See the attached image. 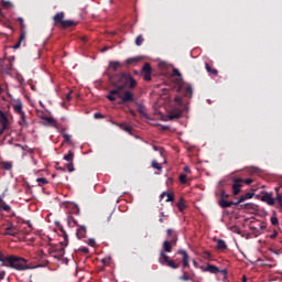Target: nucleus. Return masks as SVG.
Masks as SVG:
<instances>
[{"label": "nucleus", "instance_id": "32", "mask_svg": "<svg viewBox=\"0 0 282 282\" xmlns=\"http://www.w3.org/2000/svg\"><path fill=\"white\" fill-rule=\"evenodd\" d=\"M134 43L138 47H140V45L144 43V37L142 35H138Z\"/></svg>", "mask_w": 282, "mask_h": 282}, {"label": "nucleus", "instance_id": "12", "mask_svg": "<svg viewBox=\"0 0 282 282\" xmlns=\"http://www.w3.org/2000/svg\"><path fill=\"white\" fill-rule=\"evenodd\" d=\"M0 124L2 126V129L0 130V137L3 135V131L8 129V117L3 111L0 110Z\"/></svg>", "mask_w": 282, "mask_h": 282}, {"label": "nucleus", "instance_id": "63", "mask_svg": "<svg viewBox=\"0 0 282 282\" xmlns=\"http://www.w3.org/2000/svg\"><path fill=\"white\" fill-rule=\"evenodd\" d=\"M131 116H133V118H135L137 113L135 110H130Z\"/></svg>", "mask_w": 282, "mask_h": 282}, {"label": "nucleus", "instance_id": "22", "mask_svg": "<svg viewBox=\"0 0 282 282\" xmlns=\"http://www.w3.org/2000/svg\"><path fill=\"white\" fill-rule=\"evenodd\" d=\"M142 58L140 57H130L126 61V65H135V63H140Z\"/></svg>", "mask_w": 282, "mask_h": 282}, {"label": "nucleus", "instance_id": "20", "mask_svg": "<svg viewBox=\"0 0 282 282\" xmlns=\"http://www.w3.org/2000/svg\"><path fill=\"white\" fill-rule=\"evenodd\" d=\"M217 250H228V245L223 239L217 240Z\"/></svg>", "mask_w": 282, "mask_h": 282}, {"label": "nucleus", "instance_id": "31", "mask_svg": "<svg viewBox=\"0 0 282 282\" xmlns=\"http://www.w3.org/2000/svg\"><path fill=\"white\" fill-rule=\"evenodd\" d=\"M1 6H2V8L10 10V8H12V2H10L8 0H1Z\"/></svg>", "mask_w": 282, "mask_h": 282}, {"label": "nucleus", "instance_id": "26", "mask_svg": "<svg viewBox=\"0 0 282 282\" xmlns=\"http://www.w3.org/2000/svg\"><path fill=\"white\" fill-rule=\"evenodd\" d=\"M64 160L66 162H74V152L73 151H68V153L66 155H64Z\"/></svg>", "mask_w": 282, "mask_h": 282}, {"label": "nucleus", "instance_id": "64", "mask_svg": "<svg viewBox=\"0 0 282 282\" xmlns=\"http://www.w3.org/2000/svg\"><path fill=\"white\" fill-rule=\"evenodd\" d=\"M153 151H160V148H158V145H153Z\"/></svg>", "mask_w": 282, "mask_h": 282}, {"label": "nucleus", "instance_id": "27", "mask_svg": "<svg viewBox=\"0 0 282 282\" xmlns=\"http://www.w3.org/2000/svg\"><path fill=\"white\" fill-rule=\"evenodd\" d=\"M134 104H135V106H137V108H138L139 113H140L141 116H145V112H144V105H142V104L138 102V101H135Z\"/></svg>", "mask_w": 282, "mask_h": 282}, {"label": "nucleus", "instance_id": "46", "mask_svg": "<svg viewBox=\"0 0 282 282\" xmlns=\"http://www.w3.org/2000/svg\"><path fill=\"white\" fill-rule=\"evenodd\" d=\"M87 243H88V246H91V248H94L96 246V240L90 238V239H88Z\"/></svg>", "mask_w": 282, "mask_h": 282}, {"label": "nucleus", "instance_id": "8", "mask_svg": "<svg viewBox=\"0 0 282 282\" xmlns=\"http://www.w3.org/2000/svg\"><path fill=\"white\" fill-rule=\"evenodd\" d=\"M243 186V178L234 177L231 185V193L234 197H237L241 193V187Z\"/></svg>", "mask_w": 282, "mask_h": 282}, {"label": "nucleus", "instance_id": "6", "mask_svg": "<svg viewBox=\"0 0 282 282\" xmlns=\"http://www.w3.org/2000/svg\"><path fill=\"white\" fill-rule=\"evenodd\" d=\"M65 19V12H58L53 17V21L55 25H62V28L67 29V28H74L78 25L74 20H64Z\"/></svg>", "mask_w": 282, "mask_h": 282}, {"label": "nucleus", "instance_id": "60", "mask_svg": "<svg viewBox=\"0 0 282 282\" xmlns=\"http://www.w3.org/2000/svg\"><path fill=\"white\" fill-rule=\"evenodd\" d=\"M101 263H109V259L107 258L101 259Z\"/></svg>", "mask_w": 282, "mask_h": 282}, {"label": "nucleus", "instance_id": "17", "mask_svg": "<svg viewBox=\"0 0 282 282\" xmlns=\"http://www.w3.org/2000/svg\"><path fill=\"white\" fill-rule=\"evenodd\" d=\"M4 235H9L10 237H17V227L10 225L9 227L6 228Z\"/></svg>", "mask_w": 282, "mask_h": 282}, {"label": "nucleus", "instance_id": "29", "mask_svg": "<svg viewBox=\"0 0 282 282\" xmlns=\"http://www.w3.org/2000/svg\"><path fill=\"white\" fill-rule=\"evenodd\" d=\"M182 118V112H174L169 115V120H180Z\"/></svg>", "mask_w": 282, "mask_h": 282}, {"label": "nucleus", "instance_id": "11", "mask_svg": "<svg viewBox=\"0 0 282 282\" xmlns=\"http://www.w3.org/2000/svg\"><path fill=\"white\" fill-rule=\"evenodd\" d=\"M12 108L14 113H18V116H23V113H25V111H23V102L21 99H17L14 104H12Z\"/></svg>", "mask_w": 282, "mask_h": 282}, {"label": "nucleus", "instance_id": "13", "mask_svg": "<svg viewBox=\"0 0 282 282\" xmlns=\"http://www.w3.org/2000/svg\"><path fill=\"white\" fill-rule=\"evenodd\" d=\"M203 272H209L210 274H219V268L215 264L208 263L205 268L202 267Z\"/></svg>", "mask_w": 282, "mask_h": 282}, {"label": "nucleus", "instance_id": "49", "mask_svg": "<svg viewBox=\"0 0 282 282\" xmlns=\"http://www.w3.org/2000/svg\"><path fill=\"white\" fill-rule=\"evenodd\" d=\"M18 22L20 23V26L23 29L25 28V23L23 21V18H18Z\"/></svg>", "mask_w": 282, "mask_h": 282}, {"label": "nucleus", "instance_id": "59", "mask_svg": "<svg viewBox=\"0 0 282 282\" xmlns=\"http://www.w3.org/2000/svg\"><path fill=\"white\" fill-rule=\"evenodd\" d=\"M243 202H239V199L237 202H234L232 206H239V204H242Z\"/></svg>", "mask_w": 282, "mask_h": 282}, {"label": "nucleus", "instance_id": "57", "mask_svg": "<svg viewBox=\"0 0 282 282\" xmlns=\"http://www.w3.org/2000/svg\"><path fill=\"white\" fill-rule=\"evenodd\" d=\"M161 131H169V126H161Z\"/></svg>", "mask_w": 282, "mask_h": 282}, {"label": "nucleus", "instance_id": "14", "mask_svg": "<svg viewBox=\"0 0 282 282\" xmlns=\"http://www.w3.org/2000/svg\"><path fill=\"white\" fill-rule=\"evenodd\" d=\"M76 237L77 239H85V237H87V227L78 226Z\"/></svg>", "mask_w": 282, "mask_h": 282}, {"label": "nucleus", "instance_id": "7", "mask_svg": "<svg viewBox=\"0 0 282 282\" xmlns=\"http://www.w3.org/2000/svg\"><path fill=\"white\" fill-rule=\"evenodd\" d=\"M159 263L161 265H167V268H172V270H177V268H180V262L172 260L164 251L160 252Z\"/></svg>", "mask_w": 282, "mask_h": 282}, {"label": "nucleus", "instance_id": "16", "mask_svg": "<svg viewBox=\"0 0 282 282\" xmlns=\"http://www.w3.org/2000/svg\"><path fill=\"white\" fill-rule=\"evenodd\" d=\"M218 204H219L220 208H230V206H232L235 204V202L220 198Z\"/></svg>", "mask_w": 282, "mask_h": 282}, {"label": "nucleus", "instance_id": "41", "mask_svg": "<svg viewBox=\"0 0 282 282\" xmlns=\"http://www.w3.org/2000/svg\"><path fill=\"white\" fill-rule=\"evenodd\" d=\"M178 180H180L181 184H186V174H181L178 176Z\"/></svg>", "mask_w": 282, "mask_h": 282}, {"label": "nucleus", "instance_id": "9", "mask_svg": "<svg viewBox=\"0 0 282 282\" xmlns=\"http://www.w3.org/2000/svg\"><path fill=\"white\" fill-rule=\"evenodd\" d=\"M177 243V235H174L171 240L163 242V250L161 252H173V246Z\"/></svg>", "mask_w": 282, "mask_h": 282}, {"label": "nucleus", "instance_id": "48", "mask_svg": "<svg viewBox=\"0 0 282 282\" xmlns=\"http://www.w3.org/2000/svg\"><path fill=\"white\" fill-rule=\"evenodd\" d=\"M1 210H6L7 213L11 210L10 205H1Z\"/></svg>", "mask_w": 282, "mask_h": 282}, {"label": "nucleus", "instance_id": "47", "mask_svg": "<svg viewBox=\"0 0 282 282\" xmlns=\"http://www.w3.org/2000/svg\"><path fill=\"white\" fill-rule=\"evenodd\" d=\"M172 73H173V76H182V73H180V69L177 68H173Z\"/></svg>", "mask_w": 282, "mask_h": 282}, {"label": "nucleus", "instance_id": "45", "mask_svg": "<svg viewBox=\"0 0 282 282\" xmlns=\"http://www.w3.org/2000/svg\"><path fill=\"white\" fill-rule=\"evenodd\" d=\"M64 142H72V135L63 134Z\"/></svg>", "mask_w": 282, "mask_h": 282}, {"label": "nucleus", "instance_id": "44", "mask_svg": "<svg viewBox=\"0 0 282 282\" xmlns=\"http://www.w3.org/2000/svg\"><path fill=\"white\" fill-rule=\"evenodd\" d=\"M79 251L83 252L84 254H89V248L87 247H80Z\"/></svg>", "mask_w": 282, "mask_h": 282}, {"label": "nucleus", "instance_id": "18", "mask_svg": "<svg viewBox=\"0 0 282 282\" xmlns=\"http://www.w3.org/2000/svg\"><path fill=\"white\" fill-rule=\"evenodd\" d=\"M67 225L69 226V228H75V226H78V220L76 218H74V216L68 215L67 216Z\"/></svg>", "mask_w": 282, "mask_h": 282}, {"label": "nucleus", "instance_id": "1", "mask_svg": "<svg viewBox=\"0 0 282 282\" xmlns=\"http://www.w3.org/2000/svg\"><path fill=\"white\" fill-rule=\"evenodd\" d=\"M0 265L1 268H11V270H17L18 272H25V270H34V268H43L39 264L32 267L28 264V259L14 254H6L0 250Z\"/></svg>", "mask_w": 282, "mask_h": 282}, {"label": "nucleus", "instance_id": "5", "mask_svg": "<svg viewBox=\"0 0 282 282\" xmlns=\"http://www.w3.org/2000/svg\"><path fill=\"white\" fill-rule=\"evenodd\" d=\"M177 254L182 256V265H183V274L178 278L180 281H193L195 279V272L188 274V272L184 271L186 268H191V257L184 249H180Z\"/></svg>", "mask_w": 282, "mask_h": 282}, {"label": "nucleus", "instance_id": "21", "mask_svg": "<svg viewBox=\"0 0 282 282\" xmlns=\"http://www.w3.org/2000/svg\"><path fill=\"white\" fill-rule=\"evenodd\" d=\"M205 69L208 74H212V76H217L219 74V72L216 68L210 67L208 63L205 64Z\"/></svg>", "mask_w": 282, "mask_h": 282}, {"label": "nucleus", "instance_id": "35", "mask_svg": "<svg viewBox=\"0 0 282 282\" xmlns=\"http://www.w3.org/2000/svg\"><path fill=\"white\" fill-rule=\"evenodd\" d=\"M43 120H45L48 124H56V119L53 117H44Z\"/></svg>", "mask_w": 282, "mask_h": 282}, {"label": "nucleus", "instance_id": "50", "mask_svg": "<svg viewBox=\"0 0 282 282\" xmlns=\"http://www.w3.org/2000/svg\"><path fill=\"white\" fill-rule=\"evenodd\" d=\"M36 254L40 259H43V257H45V252L43 250H39Z\"/></svg>", "mask_w": 282, "mask_h": 282}, {"label": "nucleus", "instance_id": "43", "mask_svg": "<svg viewBox=\"0 0 282 282\" xmlns=\"http://www.w3.org/2000/svg\"><path fill=\"white\" fill-rule=\"evenodd\" d=\"M230 197L229 194H226V191H221L220 193V199H228Z\"/></svg>", "mask_w": 282, "mask_h": 282}, {"label": "nucleus", "instance_id": "23", "mask_svg": "<svg viewBox=\"0 0 282 282\" xmlns=\"http://www.w3.org/2000/svg\"><path fill=\"white\" fill-rule=\"evenodd\" d=\"M36 182H37V186H45V185L50 184V181H47V178H45V177H40L36 180Z\"/></svg>", "mask_w": 282, "mask_h": 282}, {"label": "nucleus", "instance_id": "24", "mask_svg": "<svg viewBox=\"0 0 282 282\" xmlns=\"http://www.w3.org/2000/svg\"><path fill=\"white\" fill-rule=\"evenodd\" d=\"M20 127H25L28 124V119H25V113L20 115V121L18 122Z\"/></svg>", "mask_w": 282, "mask_h": 282}, {"label": "nucleus", "instance_id": "61", "mask_svg": "<svg viewBox=\"0 0 282 282\" xmlns=\"http://www.w3.org/2000/svg\"><path fill=\"white\" fill-rule=\"evenodd\" d=\"M24 39H25V34L22 33V34L20 35V41H19V42L21 43V41H23Z\"/></svg>", "mask_w": 282, "mask_h": 282}, {"label": "nucleus", "instance_id": "37", "mask_svg": "<svg viewBox=\"0 0 282 282\" xmlns=\"http://www.w3.org/2000/svg\"><path fill=\"white\" fill-rule=\"evenodd\" d=\"M185 96H186L187 98H191V96H193V87H191V86H187V87H186Z\"/></svg>", "mask_w": 282, "mask_h": 282}, {"label": "nucleus", "instance_id": "36", "mask_svg": "<svg viewBox=\"0 0 282 282\" xmlns=\"http://www.w3.org/2000/svg\"><path fill=\"white\" fill-rule=\"evenodd\" d=\"M68 173H74V161H70L66 164Z\"/></svg>", "mask_w": 282, "mask_h": 282}, {"label": "nucleus", "instance_id": "28", "mask_svg": "<svg viewBox=\"0 0 282 282\" xmlns=\"http://www.w3.org/2000/svg\"><path fill=\"white\" fill-rule=\"evenodd\" d=\"M120 129H123V131H127V133H132L133 128L131 126H127L124 123L119 124Z\"/></svg>", "mask_w": 282, "mask_h": 282}, {"label": "nucleus", "instance_id": "2", "mask_svg": "<svg viewBox=\"0 0 282 282\" xmlns=\"http://www.w3.org/2000/svg\"><path fill=\"white\" fill-rule=\"evenodd\" d=\"M109 80L113 87H117L115 89L119 90H124L127 87H129V89H135L138 85V82L128 73L110 75Z\"/></svg>", "mask_w": 282, "mask_h": 282}, {"label": "nucleus", "instance_id": "3", "mask_svg": "<svg viewBox=\"0 0 282 282\" xmlns=\"http://www.w3.org/2000/svg\"><path fill=\"white\" fill-rule=\"evenodd\" d=\"M108 100L110 102H116L118 98H120L121 101H119V105H127V102H135V96L133 93L129 90H120V89H112L107 95Z\"/></svg>", "mask_w": 282, "mask_h": 282}, {"label": "nucleus", "instance_id": "56", "mask_svg": "<svg viewBox=\"0 0 282 282\" xmlns=\"http://www.w3.org/2000/svg\"><path fill=\"white\" fill-rule=\"evenodd\" d=\"M219 273L224 274V276H226L228 274V271L226 269H224V270H219Z\"/></svg>", "mask_w": 282, "mask_h": 282}, {"label": "nucleus", "instance_id": "53", "mask_svg": "<svg viewBox=\"0 0 282 282\" xmlns=\"http://www.w3.org/2000/svg\"><path fill=\"white\" fill-rule=\"evenodd\" d=\"M278 203L280 204V206H282V195L278 194L276 196Z\"/></svg>", "mask_w": 282, "mask_h": 282}, {"label": "nucleus", "instance_id": "58", "mask_svg": "<svg viewBox=\"0 0 282 282\" xmlns=\"http://www.w3.org/2000/svg\"><path fill=\"white\" fill-rule=\"evenodd\" d=\"M66 100H72V91H69L68 94H67V96H66Z\"/></svg>", "mask_w": 282, "mask_h": 282}, {"label": "nucleus", "instance_id": "42", "mask_svg": "<svg viewBox=\"0 0 282 282\" xmlns=\"http://www.w3.org/2000/svg\"><path fill=\"white\" fill-rule=\"evenodd\" d=\"M271 224L272 226H279V218H276L275 216L271 217Z\"/></svg>", "mask_w": 282, "mask_h": 282}, {"label": "nucleus", "instance_id": "54", "mask_svg": "<svg viewBox=\"0 0 282 282\" xmlns=\"http://www.w3.org/2000/svg\"><path fill=\"white\" fill-rule=\"evenodd\" d=\"M6 279V271H0V281H3Z\"/></svg>", "mask_w": 282, "mask_h": 282}, {"label": "nucleus", "instance_id": "39", "mask_svg": "<svg viewBox=\"0 0 282 282\" xmlns=\"http://www.w3.org/2000/svg\"><path fill=\"white\" fill-rule=\"evenodd\" d=\"M2 166H3L4 171H11V169H12V163H10V162H3V163H2Z\"/></svg>", "mask_w": 282, "mask_h": 282}, {"label": "nucleus", "instance_id": "25", "mask_svg": "<svg viewBox=\"0 0 282 282\" xmlns=\"http://www.w3.org/2000/svg\"><path fill=\"white\" fill-rule=\"evenodd\" d=\"M177 208L181 213H184V210H186V205L184 204V198L180 199V202L177 203Z\"/></svg>", "mask_w": 282, "mask_h": 282}, {"label": "nucleus", "instance_id": "10", "mask_svg": "<svg viewBox=\"0 0 282 282\" xmlns=\"http://www.w3.org/2000/svg\"><path fill=\"white\" fill-rule=\"evenodd\" d=\"M153 72V68H151V64L145 63L142 67L141 74L143 76V79L147 82L151 80V74Z\"/></svg>", "mask_w": 282, "mask_h": 282}, {"label": "nucleus", "instance_id": "40", "mask_svg": "<svg viewBox=\"0 0 282 282\" xmlns=\"http://www.w3.org/2000/svg\"><path fill=\"white\" fill-rule=\"evenodd\" d=\"M166 235H167V237H169L170 240H171V238H172L174 235H177V234H175V230H173V229H167Z\"/></svg>", "mask_w": 282, "mask_h": 282}, {"label": "nucleus", "instance_id": "34", "mask_svg": "<svg viewBox=\"0 0 282 282\" xmlns=\"http://www.w3.org/2000/svg\"><path fill=\"white\" fill-rule=\"evenodd\" d=\"M246 199H252V193L240 196L239 202H246Z\"/></svg>", "mask_w": 282, "mask_h": 282}, {"label": "nucleus", "instance_id": "52", "mask_svg": "<svg viewBox=\"0 0 282 282\" xmlns=\"http://www.w3.org/2000/svg\"><path fill=\"white\" fill-rule=\"evenodd\" d=\"M243 184H247V186H250V184H252V180L251 178L243 180Z\"/></svg>", "mask_w": 282, "mask_h": 282}, {"label": "nucleus", "instance_id": "38", "mask_svg": "<svg viewBox=\"0 0 282 282\" xmlns=\"http://www.w3.org/2000/svg\"><path fill=\"white\" fill-rule=\"evenodd\" d=\"M152 169H155L156 171H162V165H160L158 161H152Z\"/></svg>", "mask_w": 282, "mask_h": 282}, {"label": "nucleus", "instance_id": "19", "mask_svg": "<svg viewBox=\"0 0 282 282\" xmlns=\"http://www.w3.org/2000/svg\"><path fill=\"white\" fill-rule=\"evenodd\" d=\"M165 197H166L165 202H173L175 199V196L173 195V193L163 192L161 194V199H164Z\"/></svg>", "mask_w": 282, "mask_h": 282}, {"label": "nucleus", "instance_id": "15", "mask_svg": "<svg viewBox=\"0 0 282 282\" xmlns=\"http://www.w3.org/2000/svg\"><path fill=\"white\" fill-rule=\"evenodd\" d=\"M261 202H265L269 206H274V198L269 193L262 195Z\"/></svg>", "mask_w": 282, "mask_h": 282}, {"label": "nucleus", "instance_id": "30", "mask_svg": "<svg viewBox=\"0 0 282 282\" xmlns=\"http://www.w3.org/2000/svg\"><path fill=\"white\" fill-rule=\"evenodd\" d=\"M202 257H203V259H206L207 261H213V253H210L209 251H203Z\"/></svg>", "mask_w": 282, "mask_h": 282}, {"label": "nucleus", "instance_id": "62", "mask_svg": "<svg viewBox=\"0 0 282 282\" xmlns=\"http://www.w3.org/2000/svg\"><path fill=\"white\" fill-rule=\"evenodd\" d=\"M106 221H107V224H109V221H111V214L108 215Z\"/></svg>", "mask_w": 282, "mask_h": 282}, {"label": "nucleus", "instance_id": "55", "mask_svg": "<svg viewBox=\"0 0 282 282\" xmlns=\"http://www.w3.org/2000/svg\"><path fill=\"white\" fill-rule=\"evenodd\" d=\"M94 118H97V119H98V118H105V117L102 116V113L97 112V113L94 115Z\"/></svg>", "mask_w": 282, "mask_h": 282}, {"label": "nucleus", "instance_id": "4", "mask_svg": "<svg viewBox=\"0 0 282 282\" xmlns=\"http://www.w3.org/2000/svg\"><path fill=\"white\" fill-rule=\"evenodd\" d=\"M57 228L59 236L63 237L64 240L59 242V246L54 247L51 254L57 259H63V257H65V248L69 245V237L67 236V231L63 228V225L57 224Z\"/></svg>", "mask_w": 282, "mask_h": 282}, {"label": "nucleus", "instance_id": "33", "mask_svg": "<svg viewBox=\"0 0 282 282\" xmlns=\"http://www.w3.org/2000/svg\"><path fill=\"white\" fill-rule=\"evenodd\" d=\"M120 62H110V67L112 72H116L120 67Z\"/></svg>", "mask_w": 282, "mask_h": 282}, {"label": "nucleus", "instance_id": "51", "mask_svg": "<svg viewBox=\"0 0 282 282\" xmlns=\"http://www.w3.org/2000/svg\"><path fill=\"white\" fill-rule=\"evenodd\" d=\"M231 230H232V232H237L238 235L240 232L239 227H237V226H232Z\"/></svg>", "mask_w": 282, "mask_h": 282}]
</instances>
